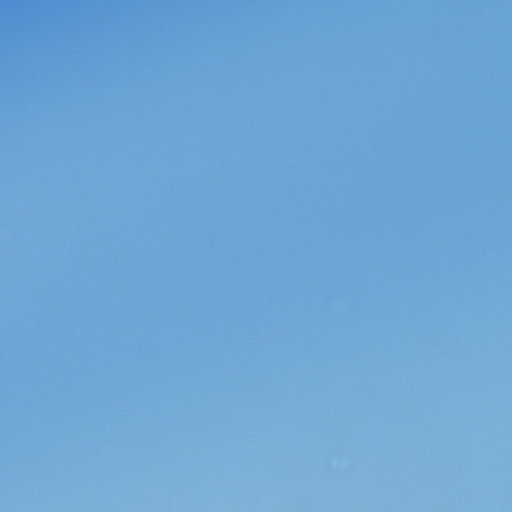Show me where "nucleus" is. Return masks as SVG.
Returning a JSON list of instances; mask_svg holds the SVG:
<instances>
[{"label":"nucleus","instance_id":"nucleus-1","mask_svg":"<svg viewBox=\"0 0 512 512\" xmlns=\"http://www.w3.org/2000/svg\"><path fill=\"white\" fill-rule=\"evenodd\" d=\"M14 2H5V1H2V10L5 8L6 4H13ZM20 4H22L23 2H19Z\"/></svg>","mask_w":512,"mask_h":512}]
</instances>
